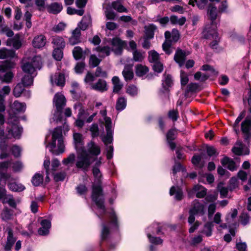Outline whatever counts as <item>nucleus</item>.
I'll return each instance as SVG.
<instances>
[{"label":"nucleus","instance_id":"de8ad7c7","mask_svg":"<svg viewBox=\"0 0 251 251\" xmlns=\"http://www.w3.org/2000/svg\"><path fill=\"white\" fill-rule=\"evenodd\" d=\"M126 106V100L125 98L121 97L118 98L116 104V109L118 111L123 110Z\"/></svg>","mask_w":251,"mask_h":251},{"label":"nucleus","instance_id":"ddd939ff","mask_svg":"<svg viewBox=\"0 0 251 251\" xmlns=\"http://www.w3.org/2000/svg\"><path fill=\"white\" fill-rule=\"evenodd\" d=\"M205 211L206 209L204 204L196 200L192 203L189 213L194 214L197 216H202L205 214Z\"/></svg>","mask_w":251,"mask_h":251},{"label":"nucleus","instance_id":"338daca9","mask_svg":"<svg viewBox=\"0 0 251 251\" xmlns=\"http://www.w3.org/2000/svg\"><path fill=\"white\" fill-rule=\"evenodd\" d=\"M0 33L5 34L8 37H12L14 35L13 31L7 26H2Z\"/></svg>","mask_w":251,"mask_h":251},{"label":"nucleus","instance_id":"72a5a7b5","mask_svg":"<svg viewBox=\"0 0 251 251\" xmlns=\"http://www.w3.org/2000/svg\"><path fill=\"white\" fill-rule=\"evenodd\" d=\"M221 163L223 166H226L229 170L234 171L237 169L235 163L228 157H225L221 160Z\"/></svg>","mask_w":251,"mask_h":251},{"label":"nucleus","instance_id":"37998d69","mask_svg":"<svg viewBox=\"0 0 251 251\" xmlns=\"http://www.w3.org/2000/svg\"><path fill=\"white\" fill-rule=\"evenodd\" d=\"M96 50L99 52L98 56L101 59L110 54V49L108 47H101L100 46L96 48Z\"/></svg>","mask_w":251,"mask_h":251},{"label":"nucleus","instance_id":"6ab92c4d","mask_svg":"<svg viewBox=\"0 0 251 251\" xmlns=\"http://www.w3.org/2000/svg\"><path fill=\"white\" fill-rule=\"evenodd\" d=\"M41 227L38 229V233L40 235L46 236L49 234L51 227V222L47 219L42 220L41 222Z\"/></svg>","mask_w":251,"mask_h":251},{"label":"nucleus","instance_id":"79ce46f5","mask_svg":"<svg viewBox=\"0 0 251 251\" xmlns=\"http://www.w3.org/2000/svg\"><path fill=\"white\" fill-rule=\"evenodd\" d=\"M113 85V92L119 93L123 87V84L120 81L118 76H115L112 79Z\"/></svg>","mask_w":251,"mask_h":251},{"label":"nucleus","instance_id":"58836bf2","mask_svg":"<svg viewBox=\"0 0 251 251\" xmlns=\"http://www.w3.org/2000/svg\"><path fill=\"white\" fill-rule=\"evenodd\" d=\"M76 156L75 153H70L67 158H64L63 161V164L68 168L73 167L76 164Z\"/></svg>","mask_w":251,"mask_h":251},{"label":"nucleus","instance_id":"6e6552de","mask_svg":"<svg viewBox=\"0 0 251 251\" xmlns=\"http://www.w3.org/2000/svg\"><path fill=\"white\" fill-rule=\"evenodd\" d=\"M147 237L151 243L154 245H160L163 240L159 237H156L155 235H159L161 232V228L157 224H153L148 227L146 230Z\"/></svg>","mask_w":251,"mask_h":251},{"label":"nucleus","instance_id":"3c124183","mask_svg":"<svg viewBox=\"0 0 251 251\" xmlns=\"http://www.w3.org/2000/svg\"><path fill=\"white\" fill-rule=\"evenodd\" d=\"M213 226V225L212 222H207L204 225L203 229L201 231V233L204 234L207 237L211 236Z\"/></svg>","mask_w":251,"mask_h":251},{"label":"nucleus","instance_id":"393cba45","mask_svg":"<svg viewBox=\"0 0 251 251\" xmlns=\"http://www.w3.org/2000/svg\"><path fill=\"white\" fill-rule=\"evenodd\" d=\"M25 56L28 60V62L31 61V63H39L42 61V57L40 55L35 54L33 50H28L25 53Z\"/></svg>","mask_w":251,"mask_h":251},{"label":"nucleus","instance_id":"aec40b11","mask_svg":"<svg viewBox=\"0 0 251 251\" xmlns=\"http://www.w3.org/2000/svg\"><path fill=\"white\" fill-rule=\"evenodd\" d=\"M111 45L112 50L116 54L119 55L122 53L124 46V42L118 38H115L111 41Z\"/></svg>","mask_w":251,"mask_h":251},{"label":"nucleus","instance_id":"0eeeda50","mask_svg":"<svg viewBox=\"0 0 251 251\" xmlns=\"http://www.w3.org/2000/svg\"><path fill=\"white\" fill-rule=\"evenodd\" d=\"M109 223L107 224H103L102 225L101 231V238L102 240H105L109 237L110 234L109 226L112 228H117L118 227V221L117 217L114 211H112L109 215Z\"/></svg>","mask_w":251,"mask_h":251},{"label":"nucleus","instance_id":"a19ab883","mask_svg":"<svg viewBox=\"0 0 251 251\" xmlns=\"http://www.w3.org/2000/svg\"><path fill=\"white\" fill-rule=\"evenodd\" d=\"M193 191L196 194L197 197L203 198L206 194V189L202 186L196 185L193 188Z\"/></svg>","mask_w":251,"mask_h":251},{"label":"nucleus","instance_id":"f257e3e1","mask_svg":"<svg viewBox=\"0 0 251 251\" xmlns=\"http://www.w3.org/2000/svg\"><path fill=\"white\" fill-rule=\"evenodd\" d=\"M100 146L93 141L87 144L85 148L76 157L75 166L77 168L84 171L88 170L91 165L94 162L95 157L100 154Z\"/></svg>","mask_w":251,"mask_h":251},{"label":"nucleus","instance_id":"a878e982","mask_svg":"<svg viewBox=\"0 0 251 251\" xmlns=\"http://www.w3.org/2000/svg\"><path fill=\"white\" fill-rule=\"evenodd\" d=\"M17 56L15 51L12 50H8L6 48L0 49V59H13L16 58Z\"/></svg>","mask_w":251,"mask_h":251},{"label":"nucleus","instance_id":"052dcab7","mask_svg":"<svg viewBox=\"0 0 251 251\" xmlns=\"http://www.w3.org/2000/svg\"><path fill=\"white\" fill-rule=\"evenodd\" d=\"M13 45L12 46L15 49H19L22 46V43L20 40V35L19 34H16L12 38Z\"/></svg>","mask_w":251,"mask_h":251},{"label":"nucleus","instance_id":"f03ea898","mask_svg":"<svg viewBox=\"0 0 251 251\" xmlns=\"http://www.w3.org/2000/svg\"><path fill=\"white\" fill-rule=\"evenodd\" d=\"M93 174L95 177V181L93 185L92 198L97 206V214L99 217H100L105 212L104 198L100 186L102 175L99 169L97 167H93Z\"/></svg>","mask_w":251,"mask_h":251},{"label":"nucleus","instance_id":"7c9ffc66","mask_svg":"<svg viewBox=\"0 0 251 251\" xmlns=\"http://www.w3.org/2000/svg\"><path fill=\"white\" fill-rule=\"evenodd\" d=\"M91 25V17L90 15H85L83 17L81 21L78 25V27L82 30H85Z\"/></svg>","mask_w":251,"mask_h":251},{"label":"nucleus","instance_id":"c756f323","mask_svg":"<svg viewBox=\"0 0 251 251\" xmlns=\"http://www.w3.org/2000/svg\"><path fill=\"white\" fill-rule=\"evenodd\" d=\"M122 74L126 81L131 80L133 77L132 65L130 64L126 65Z\"/></svg>","mask_w":251,"mask_h":251},{"label":"nucleus","instance_id":"f704fd0d","mask_svg":"<svg viewBox=\"0 0 251 251\" xmlns=\"http://www.w3.org/2000/svg\"><path fill=\"white\" fill-rule=\"evenodd\" d=\"M157 29V26L153 24H150L145 26V37L152 39L154 37V31Z\"/></svg>","mask_w":251,"mask_h":251},{"label":"nucleus","instance_id":"2f4dec72","mask_svg":"<svg viewBox=\"0 0 251 251\" xmlns=\"http://www.w3.org/2000/svg\"><path fill=\"white\" fill-rule=\"evenodd\" d=\"M63 9L62 5L58 2H53L47 6L48 11L53 14H56L61 12Z\"/></svg>","mask_w":251,"mask_h":251},{"label":"nucleus","instance_id":"c03bdc74","mask_svg":"<svg viewBox=\"0 0 251 251\" xmlns=\"http://www.w3.org/2000/svg\"><path fill=\"white\" fill-rule=\"evenodd\" d=\"M0 218L4 221L11 220L13 217V212L7 207H5L0 215Z\"/></svg>","mask_w":251,"mask_h":251},{"label":"nucleus","instance_id":"4c0bfd02","mask_svg":"<svg viewBox=\"0 0 251 251\" xmlns=\"http://www.w3.org/2000/svg\"><path fill=\"white\" fill-rule=\"evenodd\" d=\"M26 109V105L24 103H21L18 101H15L12 106L13 112L16 114L17 113L24 112Z\"/></svg>","mask_w":251,"mask_h":251},{"label":"nucleus","instance_id":"dca6fc26","mask_svg":"<svg viewBox=\"0 0 251 251\" xmlns=\"http://www.w3.org/2000/svg\"><path fill=\"white\" fill-rule=\"evenodd\" d=\"M112 122L108 119H106V126H105L106 130V135L102 138V141L104 144L107 146L111 144L113 140V130L112 127Z\"/></svg>","mask_w":251,"mask_h":251},{"label":"nucleus","instance_id":"864d4df0","mask_svg":"<svg viewBox=\"0 0 251 251\" xmlns=\"http://www.w3.org/2000/svg\"><path fill=\"white\" fill-rule=\"evenodd\" d=\"M149 60L151 63H160L159 54L154 50L149 52Z\"/></svg>","mask_w":251,"mask_h":251},{"label":"nucleus","instance_id":"09e8293b","mask_svg":"<svg viewBox=\"0 0 251 251\" xmlns=\"http://www.w3.org/2000/svg\"><path fill=\"white\" fill-rule=\"evenodd\" d=\"M173 83L172 77L170 75L164 74L162 79V86L165 89L171 87Z\"/></svg>","mask_w":251,"mask_h":251},{"label":"nucleus","instance_id":"49530a36","mask_svg":"<svg viewBox=\"0 0 251 251\" xmlns=\"http://www.w3.org/2000/svg\"><path fill=\"white\" fill-rule=\"evenodd\" d=\"M232 151L237 155H248L250 153L249 150L248 148L244 149L242 145L233 148Z\"/></svg>","mask_w":251,"mask_h":251},{"label":"nucleus","instance_id":"e433bc0d","mask_svg":"<svg viewBox=\"0 0 251 251\" xmlns=\"http://www.w3.org/2000/svg\"><path fill=\"white\" fill-rule=\"evenodd\" d=\"M171 196H175V199L176 200L180 201L183 198V193L182 190L178 187L172 186L170 190Z\"/></svg>","mask_w":251,"mask_h":251},{"label":"nucleus","instance_id":"bb28decb","mask_svg":"<svg viewBox=\"0 0 251 251\" xmlns=\"http://www.w3.org/2000/svg\"><path fill=\"white\" fill-rule=\"evenodd\" d=\"M65 74L59 73L58 75L50 76V82L52 85L55 84L59 86H63L65 84Z\"/></svg>","mask_w":251,"mask_h":251},{"label":"nucleus","instance_id":"4be33fe9","mask_svg":"<svg viewBox=\"0 0 251 251\" xmlns=\"http://www.w3.org/2000/svg\"><path fill=\"white\" fill-rule=\"evenodd\" d=\"M90 52V50L87 49L83 51L79 46L75 47L73 50V56L76 60L84 58L85 54L89 53Z\"/></svg>","mask_w":251,"mask_h":251},{"label":"nucleus","instance_id":"0e129e2a","mask_svg":"<svg viewBox=\"0 0 251 251\" xmlns=\"http://www.w3.org/2000/svg\"><path fill=\"white\" fill-rule=\"evenodd\" d=\"M180 36L179 31L176 28H174L172 30L171 39L169 41L172 43H176L179 39Z\"/></svg>","mask_w":251,"mask_h":251},{"label":"nucleus","instance_id":"a18cd8bd","mask_svg":"<svg viewBox=\"0 0 251 251\" xmlns=\"http://www.w3.org/2000/svg\"><path fill=\"white\" fill-rule=\"evenodd\" d=\"M251 129V116H248L242 123V130L244 133H248Z\"/></svg>","mask_w":251,"mask_h":251},{"label":"nucleus","instance_id":"b1692460","mask_svg":"<svg viewBox=\"0 0 251 251\" xmlns=\"http://www.w3.org/2000/svg\"><path fill=\"white\" fill-rule=\"evenodd\" d=\"M46 42L47 39L46 37L44 35L41 34L36 36L34 38L32 43L34 48L40 49L45 46Z\"/></svg>","mask_w":251,"mask_h":251},{"label":"nucleus","instance_id":"4468645a","mask_svg":"<svg viewBox=\"0 0 251 251\" xmlns=\"http://www.w3.org/2000/svg\"><path fill=\"white\" fill-rule=\"evenodd\" d=\"M74 143L75 149L77 156L84 148L83 137L82 135L78 133H75L73 135Z\"/></svg>","mask_w":251,"mask_h":251},{"label":"nucleus","instance_id":"f8f14e48","mask_svg":"<svg viewBox=\"0 0 251 251\" xmlns=\"http://www.w3.org/2000/svg\"><path fill=\"white\" fill-rule=\"evenodd\" d=\"M75 109H78L77 119L75 121V125L78 127H82L84 124V120L89 115L87 110H85L80 103H76L75 105Z\"/></svg>","mask_w":251,"mask_h":251},{"label":"nucleus","instance_id":"8fccbe9b","mask_svg":"<svg viewBox=\"0 0 251 251\" xmlns=\"http://www.w3.org/2000/svg\"><path fill=\"white\" fill-rule=\"evenodd\" d=\"M133 59L136 62H142L145 57V53L140 50H135L133 51Z\"/></svg>","mask_w":251,"mask_h":251},{"label":"nucleus","instance_id":"680f3d73","mask_svg":"<svg viewBox=\"0 0 251 251\" xmlns=\"http://www.w3.org/2000/svg\"><path fill=\"white\" fill-rule=\"evenodd\" d=\"M67 12L69 15L77 14L79 16H82L84 13V10L82 9L77 10L71 7H68Z\"/></svg>","mask_w":251,"mask_h":251},{"label":"nucleus","instance_id":"bf43d9fd","mask_svg":"<svg viewBox=\"0 0 251 251\" xmlns=\"http://www.w3.org/2000/svg\"><path fill=\"white\" fill-rule=\"evenodd\" d=\"M126 92L130 96L134 97L137 95L138 90L136 86L130 85L127 87L126 89Z\"/></svg>","mask_w":251,"mask_h":251},{"label":"nucleus","instance_id":"13d9d810","mask_svg":"<svg viewBox=\"0 0 251 251\" xmlns=\"http://www.w3.org/2000/svg\"><path fill=\"white\" fill-rule=\"evenodd\" d=\"M172 43L169 40H166L162 45L163 50L167 54H170L173 52Z\"/></svg>","mask_w":251,"mask_h":251},{"label":"nucleus","instance_id":"ea45409f","mask_svg":"<svg viewBox=\"0 0 251 251\" xmlns=\"http://www.w3.org/2000/svg\"><path fill=\"white\" fill-rule=\"evenodd\" d=\"M112 8L119 13H127L128 10L120 1L116 0L111 3Z\"/></svg>","mask_w":251,"mask_h":251},{"label":"nucleus","instance_id":"5fc2aeb1","mask_svg":"<svg viewBox=\"0 0 251 251\" xmlns=\"http://www.w3.org/2000/svg\"><path fill=\"white\" fill-rule=\"evenodd\" d=\"M8 187L11 191L15 192H21L25 189V187L22 184L15 182L9 183L8 184Z\"/></svg>","mask_w":251,"mask_h":251},{"label":"nucleus","instance_id":"6e6d98bb","mask_svg":"<svg viewBox=\"0 0 251 251\" xmlns=\"http://www.w3.org/2000/svg\"><path fill=\"white\" fill-rule=\"evenodd\" d=\"M63 49L54 48L52 52V56L53 58L57 61H61L63 58V53L62 51Z\"/></svg>","mask_w":251,"mask_h":251},{"label":"nucleus","instance_id":"5701e85b","mask_svg":"<svg viewBox=\"0 0 251 251\" xmlns=\"http://www.w3.org/2000/svg\"><path fill=\"white\" fill-rule=\"evenodd\" d=\"M81 31L78 27H76L72 31V36L69 39L70 45L74 46L81 42L80 40Z\"/></svg>","mask_w":251,"mask_h":251},{"label":"nucleus","instance_id":"9b49d317","mask_svg":"<svg viewBox=\"0 0 251 251\" xmlns=\"http://www.w3.org/2000/svg\"><path fill=\"white\" fill-rule=\"evenodd\" d=\"M50 159L48 157H46L45 160L44 162V167L46 171V180L49 181V175H53L54 172H55L57 168L60 165V162L57 159H53L52 160L51 169H50Z\"/></svg>","mask_w":251,"mask_h":251},{"label":"nucleus","instance_id":"cd10ccee","mask_svg":"<svg viewBox=\"0 0 251 251\" xmlns=\"http://www.w3.org/2000/svg\"><path fill=\"white\" fill-rule=\"evenodd\" d=\"M91 88L95 90L103 92L107 90L106 82L103 79H100L93 84H92Z\"/></svg>","mask_w":251,"mask_h":251},{"label":"nucleus","instance_id":"774afa93","mask_svg":"<svg viewBox=\"0 0 251 251\" xmlns=\"http://www.w3.org/2000/svg\"><path fill=\"white\" fill-rule=\"evenodd\" d=\"M202 69L204 71H209V75H217L218 74V72L208 64L203 65L202 67Z\"/></svg>","mask_w":251,"mask_h":251},{"label":"nucleus","instance_id":"7ed1b4c3","mask_svg":"<svg viewBox=\"0 0 251 251\" xmlns=\"http://www.w3.org/2000/svg\"><path fill=\"white\" fill-rule=\"evenodd\" d=\"M47 144L46 147L54 155H59L64 151V145L62 138V132L61 127L55 128L51 134V139L47 136L45 140Z\"/></svg>","mask_w":251,"mask_h":251},{"label":"nucleus","instance_id":"603ef678","mask_svg":"<svg viewBox=\"0 0 251 251\" xmlns=\"http://www.w3.org/2000/svg\"><path fill=\"white\" fill-rule=\"evenodd\" d=\"M148 71L149 69L145 65L140 64L136 66V74L139 76L144 75Z\"/></svg>","mask_w":251,"mask_h":251},{"label":"nucleus","instance_id":"c9c22d12","mask_svg":"<svg viewBox=\"0 0 251 251\" xmlns=\"http://www.w3.org/2000/svg\"><path fill=\"white\" fill-rule=\"evenodd\" d=\"M51 43L54 45V48L64 49L65 46V42L64 39L57 36L52 37Z\"/></svg>","mask_w":251,"mask_h":251},{"label":"nucleus","instance_id":"c85d7f7f","mask_svg":"<svg viewBox=\"0 0 251 251\" xmlns=\"http://www.w3.org/2000/svg\"><path fill=\"white\" fill-rule=\"evenodd\" d=\"M177 134V131L176 129H172L170 130L166 135L167 139L170 148L174 150L176 148V144L175 143L172 142L176 137Z\"/></svg>","mask_w":251,"mask_h":251},{"label":"nucleus","instance_id":"39448f33","mask_svg":"<svg viewBox=\"0 0 251 251\" xmlns=\"http://www.w3.org/2000/svg\"><path fill=\"white\" fill-rule=\"evenodd\" d=\"M53 103L56 108L53 117L50 120V123L55 122L56 123L63 121V117L62 114V109L65 106L66 99L64 96L61 94L56 93L53 99Z\"/></svg>","mask_w":251,"mask_h":251},{"label":"nucleus","instance_id":"a211bd4d","mask_svg":"<svg viewBox=\"0 0 251 251\" xmlns=\"http://www.w3.org/2000/svg\"><path fill=\"white\" fill-rule=\"evenodd\" d=\"M218 10L215 4L212 3L208 4L207 14L209 19L211 21L210 23H218L215 20L218 17Z\"/></svg>","mask_w":251,"mask_h":251},{"label":"nucleus","instance_id":"9d476101","mask_svg":"<svg viewBox=\"0 0 251 251\" xmlns=\"http://www.w3.org/2000/svg\"><path fill=\"white\" fill-rule=\"evenodd\" d=\"M11 64H1L0 65V80L2 82L10 83L13 77V74L9 71Z\"/></svg>","mask_w":251,"mask_h":251},{"label":"nucleus","instance_id":"69168bd1","mask_svg":"<svg viewBox=\"0 0 251 251\" xmlns=\"http://www.w3.org/2000/svg\"><path fill=\"white\" fill-rule=\"evenodd\" d=\"M3 202L8 203L12 207L15 208L16 206V202L11 195H6L4 198Z\"/></svg>","mask_w":251,"mask_h":251},{"label":"nucleus","instance_id":"1a4fd4ad","mask_svg":"<svg viewBox=\"0 0 251 251\" xmlns=\"http://www.w3.org/2000/svg\"><path fill=\"white\" fill-rule=\"evenodd\" d=\"M218 24V23H210L205 25L202 31V35L205 39H217V36H218L217 31Z\"/></svg>","mask_w":251,"mask_h":251},{"label":"nucleus","instance_id":"412c9836","mask_svg":"<svg viewBox=\"0 0 251 251\" xmlns=\"http://www.w3.org/2000/svg\"><path fill=\"white\" fill-rule=\"evenodd\" d=\"M10 91L11 89L8 86H5L0 90V112L5 110L4 98L9 94Z\"/></svg>","mask_w":251,"mask_h":251},{"label":"nucleus","instance_id":"2eb2a0df","mask_svg":"<svg viewBox=\"0 0 251 251\" xmlns=\"http://www.w3.org/2000/svg\"><path fill=\"white\" fill-rule=\"evenodd\" d=\"M7 233L6 239L3 246L5 251H10L16 241V238L14 237L13 231L11 228L7 229Z\"/></svg>","mask_w":251,"mask_h":251},{"label":"nucleus","instance_id":"f3484780","mask_svg":"<svg viewBox=\"0 0 251 251\" xmlns=\"http://www.w3.org/2000/svg\"><path fill=\"white\" fill-rule=\"evenodd\" d=\"M190 51L177 48L174 55V60L176 63H184L187 56L190 55Z\"/></svg>","mask_w":251,"mask_h":251},{"label":"nucleus","instance_id":"4d7b16f0","mask_svg":"<svg viewBox=\"0 0 251 251\" xmlns=\"http://www.w3.org/2000/svg\"><path fill=\"white\" fill-rule=\"evenodd\" d=\"M43 176L39 174L36 173L33 176L32 179V183L33 185L38 186L43 183Z\"/></svg>","mask_w":251,"mask_h":251},{"label":"nucleus","instance_id":"473e14b6","mask_svg":"<svg viewBox=\"0 0 251 251\" xmlns=\"http://www.w3.org/2000/svg\"><path fill=\"white\" fill-rule=\"evenodd\" d=\"M222 214L220 212H217L214 216L213 219V224L219 225V226L217 227L218 230H221L223 229L226 228V225L225 223H223L221 220Z\"/></svg>","mask_w":251,"mask_h":251},{"label":"nucleus","instance_id":"20e7f679","mask_svg":"<svg viewBox=\"0 0 251 251\" xmlns=\"http://www.w3.org/2000/svg\"><path fill=\"white\" fill-rule=\"evenodd\" d=\"M19 118L16 116H10L8 119V124L11 126L10 128H8V133L5 134L3 129H0V138L2 140L10 139L12 137L16 139L20 138L23 132V128L18 125Z\"/></svg>","mask_w":251,"mask_h":251},{"label":"nucleus","instance_id":"423d86ee","mask_svg":"<svg viewBox=\"0 0 251 251\" xmlns=\"http://www.w3.org/2000/svg\"><path fill=\"white\" fill-rule=\"evenodd\" d=\"M40 64H23L21 68L23 72L25 74L22 79V84L24 86H28L32 85L33 77L36 75V68L38 67Z\"/></svg>","mask_w":251,"mask_h":251},{"label":"nucleus","instance_id":"e2e57ef3","mask_svg":"<svg viewBox=\"0 0 251 251\" xmlns=\"http://www.w3.org/2000/svg\"><path fill=\"white\" fill-rule=\"evenodd\" d=\"M24 90V86L23 84L19 83L15 87L13 90V95L16 97H19L20 96Z\"/></svg>","mask_w":251,"mask_h":251}]
</instances>
